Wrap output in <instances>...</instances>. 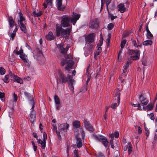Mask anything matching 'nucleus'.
<instances>
[{
    "mask_svg": "<svg viewBox=\"0 0 157 157\" xmlns=\"http://www.w3.org/2000/svg\"><path fill=\"white\" fill-rule=\"evenodd\" d=\"M130 64V62L129 61H128L127 63H125L123 67L124 68H128L129 64Z\"/></svg>",
    "mask_w": 157,
    "mask_h": 157,
    "instance_id": "50",
    "label": "nucleus"
},
{
    "mask_svg": "<svg viewBox=\"0 0 157 157\" xmlns=\"http://www.w3.org/2000/svg\"><path fill=\"white\" fill-rule=\"evenodd\" d=\"M148 115L151 119V120H154L155 119V117L153 113H151L150 114H148Z\"/></svg>",
    "mask_w": 157,
    "mask_h": 157,
    "instance_id": "47",
    "label": "nucleus"
},
{
    "mask_svg": "<svg viewBox=\"0 0 157 157\" xmlns=\"http://www.w3.org/2000/svg\"><path fill=\"white\" fill-rule=\"evenodd\" d=\"M103 39L102 36H101L99 40V43L98 44V46H101L103 42Z\"/></svg>",
    "mask_w": 157,
    "mask_h": 157,
    "instance_id": "37",
    "label": "nucleus"
},
{
    "mask_svg": "<svg viewBox=\"0 0 157 157\" xmlns=\"http://www.w3.org/2000/svg\"><path fill=\"white\" fill-rule=\"evenodd\" d=\"M90 28L91 29H97L98 27L99 22L97 18L93 19L91 21L90 24Z\"/></svg>",
    "mask_w": 157,
    "mask_h": 157,
    "instance_id": "10",
    "label": "nucleus"
},
{
    "mask_svg": "<svg viewBox=\"0 0 157 157\" xmlns=\"http://www.w3.org/2000/svg\"><path fill=\"white\" fill-rule=\"evenodd\" d=\"M62 0H56V4L58 10L63 11L65 8V7L62 5Z\"/></svg>",
    "mask_w": 157,
    "mask_h": 157,
    "instance_id": "14",
    "label": "nucleus"
},
{
    "mask_svg": "<svg viewBox=\"0 0 157 157\" xmlns=\"http://www.w3.org/2000/svg\"><path fill=\"white\" fill-rule=\"evenodd\" d=\"M134 107H138V110H140L141 109V107L140 105L139 104H131Z\"/></svg>",
    "mask_w": 157,
    "mask_h": 157,
    "instance_id": "42",
    "label": "nucleus"
},
{
    "mask_svg": "<svg viewBox=\"0 0 157 157\" xmlns=\"http://www.w3.org/2000/svg\"><path fill=\"white\" fill-rule=\"evenodd\" d=\"M76 144L78 147L80 148L82 147V140L81 138H79L78 137H77Z\"/></svg>",
    "mask_w": 157,
    "mask_h": 157,
    "instance_id": "22",
    "label": "nucleus"
},
{
    "mask_svg": "<svg viewBox=\"0 0 157 157\" xmlns=\"http://www.w3.org/2000/svg\"><path fill=\"white\" fill-rule=\"evenodd\" d=\"M71 29V27L64 29L62 28L61 25L57 24L56 25V36H59L60 35L63 37L68 38L69 36Z\"/></svg>",
    "mask_w": 157,
    "mask_h": 157,
    "instance_id": "2",
    "label": "nucleus"
},
{
    "mask_svg": "<svg viewBox=\"0 0 157 157\" xmlns=\"http://www.w3.org/2000/svg\"><path fill=\"white\" fill-rule=\"evenodd\" d=\"M4 93L0 92V98H1V99L2 101H4Z\"/></svg>",
    "mask_w": 157,
    "mask_h": 157,
    "instance_id": "40",
    "label": "nucleus"
},
{
    "mask_svg": "<svg viewBox=\"0 0 157 157\" xmlns=\"http://www.w3.org/2000/svg\"><path fill=\"white\" fill-rule=\"evenodd\" d=\"M153 108V105L152 104H149L146 107V109L147 110H151Z\"/></svg>",
    "mask_w": 157,
    "mask_h": 157,
    "instance_id": "36",
    "label": "nucleus"
},
{
    "mask_svg": "<svg viewBox=\"0 0 157 157\" xmlns=\"http://www.w3.org/2000/svg\"><path fill=\"white\" fill-rule=\"evenodd\" d=\"M69 126V124L67 123L61 124L58 127L59 132H60V134H62L65 130L67 129Z\"/></svg>",
    "mask_w": 157,
    "mask_h": 157,
    "instance_id": "11",
    "label": "nucleus"
},
{
    "mask_svg": "<svg viewBox=\"0 0 157 157\" xmlns=\"http://www.w3.org/2000/svg\"><path fill=\"white\" fill-rule=\"evenodd\" d=\"M152 44V41L151 40H147L143 42V44L145 46L151 45Z\"/></svg>",
    "mask_w": 157,
    "mask_h": 157,
    "instance_id": "27",
    "label": "nucleus"
},
{
    "mask_svg": "<svg viewBox=\"0 0 157 157\" xmlns=\"http://www.w3.org/2000/svg\"><path fill=\"white\" fill-rule=\"evenodd\" d=\"M126 42V40H123L121 41V48H123L124 47L125 45Z\"/></svg>",
    "mask_w": 157,
    "mask_h": 157,
    "instance_id": "33",
    "label": "nucleus"
},
{
    "mask_svg": "<svg viewBox=\"0 0 157 157\" xmlns=\"http://www.w3.org/2000/svg\"><path fill=\"white\" fill-rule=\"evenodd\" d=\"M23 54V51L22 49H21L20 51H18L17 52H16V54L17 55H19L20 56V55H22Z\"/></svg>",
    "mask_w": 157,
    "mask_h": 157,
    "instance_id": "55",
    "label": "nucleus"
},
{
    "mask_svg": "<svg viewBox=\"0 0 157 157\" xmlns=\"http://www.w3.org/2000/svg\"><path fill=\"white\" fill-rule=\"evenodd\" d=\"M17 94H15V93H14L13 94V101L14 102L17 101Z\"/></svg>",
    "mask_w": 157,
    "mask_h": 157,
    "instance_id": "54",
    "label": "nucleus"
},
{
    "mask_svg": "<svg viewBox=\"0 0 157 157\" xmlns=\"http://www.w3.org/2000/svg\"><path fill=\"white\" fill-rule=\"evenodd\" d=\"M80 123L78 121H74L73 122V127L75 129L79 128L80 127Z\"/></svg>",
    "mask_w": 157,
    "mask_h": 157,
    "instance_id": "24",
    "label": "nucleus"
},
{
    "mask_svg": "<svg viewBox=\"0 0 157 157\" xmlns=\"http://www.w3.org/2000/svg\"><path fill=\"white\" fill-rule=\"evenodd\" d=\"M118 7L119 8L118 10L120 11L121 13H123L125 11V8L123 4H120L118 5Z\"/></svg>",
    "mask_w": 157,
    "mask_h": 157,
    "instance_id": "21",
    "label": "nucleus"
},
{
    "mask_svg": "<svg viewBox=\"0 0 157 157\" xmlns=\"http://www.w3.org/2000/svg\"><path fill=\"white\" fill-rule=\"evenodd\" d=\"M48 6H51L52 0H45V1Z\"/></svg>",
    "mask_w": 157,
    "mask_h": 157,
    "instance_id": "53",
    "label": "nucleus"
},
{
    "mask_svg": "<svg viewBox=\"0 0 157 157\" xmlns=\"http://www.w3.org/2000/svg\"><path fill=\"white\" fill-rule=\"evenodd\" d=\"M58 48L60 49L61 52L62 54L66 53L69 47L67 46L66 48H64L63 47V44L61 43L60 44H58L57 46Z\"/></svg>",
    "mask_w": 157,
    "mask_h": 157,
    "instance_id": "13",
    "label": "nucleus"
},
{
    "mask_svg": "<svg viewBox=\"0 0 157 157\" xmlns=\"http://www.w3.org/2000/svg\"><path fill=\"white\" fill-rule=\"evenodd\" d=\"M46 38L48 40H51L54 39V36L53 35V33L51 32H49L48 34L46 36Z\"/></svg>",
    "mask_w": 157,
    "mask_h": 157,
    "instance_id": "19",
    "label": "nucleus"
},
{
    "mask_svg": "<svg viewBox=\"0 0 157 157\" xmlns=\"http://www.w3.org/2000/svg\"><path fill=\"white\" fill-rule=\"evenodd\" d=\"M120 94L118 91H117L115 94V96L116 97V99H117V103H113L111 105L110 107L113 109H115L119 104L120 100Z\"/></svg>",
    "mask_w": 157,
    "mask_h": 157,
    "instance_id": "8",
    "label": "nucleus"
},
{
    "mask_svg": "<svg viewBox=\"0 0 157 157\" xmlns=\"http://www.w3.org/2000/svg\"><path fill=\"white\" fill-rule=\"evenodd\" d=\"M9 74L11 78L13 77L14 78V76H15L11 72V71H10L9 72Z\"/></svg>",
    "mask_w": 157,
    "mask_h": 157,
    "instance_id": "61",
    "label": "nucleus"
},
{
    "mask_svg": "<svg viewBox=\"0 0 157 157\" xmlns=\"http://www.w3.org/2000/svg\"><path fill=\"white\" fill-rule=\"evenodd\" d=\"M90 75H91L89 73H88L87 76L88 77L86 82V85H87L88 84V83L90 80Z\"/></svg>",
    "mask_w": 157,
    "mask_h": 157,
    "instance_id": "46",
    "label": "nucleus"
},
{
    "mask_svg": "<svg viewBox=\"0 0 157 157\" xmlns=\"http://www.w3.org/2000/svg\"><path fill=\"white\" fill-rule=\"evenodd\" d=\"M53 126V129L54 130L56 131V132L57 133V134L58 136V138L59 139H60V140H61V135H60V132H59V131H58L57 129V127H56L54 126V124L52 125Z\"/></svg>",
    "mask_w": 157,
    "mask_h": 157,
    "instance_id": "26",
    "label": "nucleus"
},
{
    "mask_svg": "<svg viewBox=\"0 0 157 157\" xmlns=\"http://www.w3.org/2000/svg\"><path fill=\"white\" fill-rule=\"evenodd\" d=\"M15 35H16V33H13V32L12 33H11L10 34V36L12 38H14L15 36Z\"/></svg>",
    "mask_w": 157,
    "mask_h": 157,
    "instance_id": "63",
    "label": "nucleus"
},
{
    "mask_svg": "<svg viewBox=\"0 0 157 157\" xmlns=\"http://www.w3.org/2000/svg\"><path fill=\"white\" fill-rule=\"evenodd\" d=\"M6 72V70L5 69L2 67H0V74L2 75H4Z\"/></svg>",
    "mask_w": 157,
    "mask_h": 157,
    "instance_id": "38",
    "label": "nucleus"
},
{
    "mask_svg": "<svg viewBox=\"0 0 157 157\" xmlns=\"http://www.w3.org/2000/svg\"><path fill=\"white\" fill-rule=\"evenodd\" d=\"M114 136L116 138H117L119 136V133L117 131H116L114 132Z\"/></svg>",
    "mask_w": 157,
    "mask_h": 157,
    "instance_id": "57",
    "label": "nucleus"
},
{
    "mask_svg": "<svg viewBox=\"0 0 157 157\" xmlns=\"http://www.w3.org/2000/svg\"><path fill=\"white\" fill-rule=\"evenodd\" d=\"M8 21L10 27L12 28L14 25L15 26V22L12 17L9 16Z\"/></svg>",
    "mask_w": 157,
    "mask_h": 157,
    "instance_id": "18",
    "label": "nucleus"
},
{
    "mask_svg": "<svg viewBox=\"0 0 157 157\" xmlns=\"http://www.w3.org/2000/svg\"><path fill=\"white\" fill-rule=\"evenodd\" d=\"M114 27V25L113 23H110L107 26L108 29L110 30L112 29Z\"/></svg>",
    "mask_w": 157,
    "mask_h": 157,
    "instance_id": "39",
    "label": "nucleus"
},
{
    "mask_svg": "<svg viewBox=\"0 0 157 157\" xmlns=\"http://www.w3.org/2000/svg\"><path fill=\"white\" fill-rule=\"evenodd\" d=\"M132 44L136 47H138V44L136 43V42L135 40H132Z\"/></svg>",
    "mask_w": 157,
    "mask_h": 157,
    "instance_id": "51",
    "label": "nucleus"
},
{
    "mask_svg": "<svg viewBox=\"0 0 157 157\" xmlns=\"http://www.w3.org/2000/svg\"><path fill=\"white\" fill-rule=\"evenodd\" d=\"M140 101L143 105H146L148 102V101L147 99L143 97L142 94H141L139 96Z\"/></svg>",
    "mask_w": 157,
    "mask_h": 157,
    "instance_id": "15",
    "label": "nucleus"
},
{
    "mask_svg": "<svg viewBox=\"0 0 157 157\" xmlns=\"http://www.w3.org/2000/svg\"><path fill=\"white\" fill-rule=\"evenodd\" d=\"M30 103L32 105H33V106L32 108V109H33L34 107V100H33V98L32 97H30Z\"/></svg>",
    "mask_w": 157,
    "mask_h": 157,
    "instance_id": "41",
    "label": "nucleus"
},
{
    "mask_svg": "<svg viewBox=\"0 0 157 157\" xmlns=\"http://www.w3.org/2000/svg\"><path fill=\"white\" fill-rule=\"evenodd\" d=\"M36 112L35 111L33 110H32L29 116V120L32 123H33V122L35 120L36 117Z\"/></svg>",
    "mask_w": 157,
    "mask_h": 157,
    "instance_id": "16",
    "label": "nucleus"
},
{
    "mask_svg": "<svg viewBox=\"0 0 157 157\" xmlns=\"http://www.w3.org/2000/svg\"><path fill=\"white\" fill-rule=\"evenodd\" d=\"M24 62L25 63V65L26 67H30V62L28 59H27Z\"/></svg>",
    "mask_w": 157,
    "mask_h": 157,
    "instance_id": "34",
    "label": "nucleus"
},
{
    "mask_svg": "<svg viewBox=\"0 0 157 157\" xmlns=\"http://www.w3.org/2000/svg\"><path fill=\"white\" fill-rule=\"evenodd\" d=\"M127 54L129 55H132L130 57V59L134 60L138 59L140 54V50H129L128 51Z\"/></svg>",
    "mask_w": 157,
    "mask_h": 157,
    "instance_id": "5",
    "label": "nucleus"
},
{
    "mask_svg": "<svg viewBox=\"0 0 157 157\" xmlns=\"http://www.w3.org/2000/svg\"><path fill=\"white\" fill-rule=\"evenodd\" d=\"M42 14V11L37 12L36 11H33V15L34 17H39Z\"/></svg>",
    "mask_w": 157,
    "mask_h": 157,
    "instance_id": "25",
    "label": "nucleus"
},
{
    "mask_svg": "<svg viewBox=\"0 0 157 157\" xmlns=\"http://www.w3.org/2000/svg\"><path fill=\"white\" fill-rule=\"evenodd\" d=\"M68 64L65 67V69L68 71H69V69L72 68V67L73 64V62L72 60H67L65 59H62L61 60V65L63 66L66 64Z\"/></svg>",
    "mask_w": 157,
    "mask_h": 157,
    "instance_id": "6",
    "label": "nucleus"
},
{
    "mask_svg": "<svg viewBox=\"0 0 157 157\" xmlns=\"http://www.w3.org/2000/svg\"><path fill=\"white\" fill-rule=\"evenodd\" d=\"M128 155H130V153L132 151V145L130 142H129L128 143Z\"/></svg>",
    "mask_w": 157,
    "mask_h": 157,
    "instance_id": "31",
    "label": "nucleus"
},
{
    "mask_svg": "<svg viewBox=\"0 0 157 157\" xmlns=\"http://www.w3.org/2000/svg\"><path fill=\"white\" fill-rule=\"evenodd\" d=\"M96 157H105L101 152H98L96 154Z\"/></svg>",
    "mask_w": 157,
    "mask_h": 157,
    "instance_id": "49",
    "label": "nucleus"
},
{
    "mask_svg": "<svg viewBox=\"0 0 157 157\" xmlns=\"http://www.w3.org/2000/svg\"><path fill=\"white\" fill-rule=\"evenodd\" d=\"M84 125L86 129L90 131L93 132L94 130V128L89 122L86 120H83Z\"/></svg>",
    "mask_w": 157,
    "mask_h": 157,
    "instance_id": "12",
    "label": "nucleus"
},
{
    "mask_svg": "<svg viewBox=\"0 0 157 157\" xmlns=\"http://www.w3.org/2000/svg\"><path fill=\"white\" fill-rule=\"evenodd\" d=\"M43 140L46 141L47 138V136L45 132L43 133Z\"/></svg>",
    "mask_w": 157,
    "mask_h": 157,
    "instance_id": "60",
    "label": "nucleus"
},
{
    "mask_svg": "<svg viewBox=\"0 0 157 157\" xmlns=\"http://www.w3.org/2000/svg\"><path fill=\"white\" fill-rule=\"evenodd\" d=\"M9 75H6L5 76V77L4 78L2 79L3 81L6 83H8L9 82V81L8 80L9 78Z\"/></svg>",
    "mask_w": 157,
    "mask_h": 157,
    "instance_id": "30",
    "label": "nucleus"
},
{
    "mask_svg": "<svg viewBox=\"0 0 157 157\" xmlns=\"http://www.w3.org/2000/svg\"><path fill=\"white\" fill-rule=\"evenodd\" d=\"M119 78L121 82H123L124 81V77H122V76H120Z\"/></svg>",
    "mask_w": 157,
    "mask_h": 157,
    "instance_id": "56",
    "label": "nucleus"
},
{
    "mask_svg": "<svg viewBox=\"0 0 157 157\" xmlns=\"http://www.w3.org/2000/svg\"><path fill=\"white\" fill-rule=\"evenodd\" d=\"M111 0H107L106 2V9L107 11L109 12L108 6L111 2Z\"/></svg>",
    "mask_w": 157,
    "mask_h": 157,
    "instance_id": "48",
    "label": "nucleus"
},
{
    "mask_svg": "<svg viewBox=\"0 0 157 157\" xmlns=\"http://www.w3.org/2000/svg\"><path fill=\"white\" fill-rule=\"evenodd\" d=\"M37 142L41 145V147L43 149H44L46 147V141L43 140V141L40 139H37Z\"/></svg>",
    "mask_w": 157,
    "mask_h": 157,
    "instance_id": "20",
    "label": "nucleus"
},
{
    "mask_svg": "<svg viewBox=\"0 0 157 157\" xmlns=\"http://www.w3.org/2000/svg\"><path fill=\"white\" fill-rule=\"evenodd\" d=\"M79 131L80 133L82 135V137L83 138L85 136V132L84 131L82 130L81 128H79Z\"/></svg>",
    "mask_w": 157,
    "mask_h": 157,
    "instance_id": "44",
    "label": "nucleus"
},
{
    "mask_svg": "<svg viewBox=\"0 0 157 157\" xmlns=\"http://www.w3.org/2000/svg\"><path fill=\"white\" fill-rule=\"evenodd\" d=\"M100 53V52H98L97 51L95 52H94V58L95 59H97V56L99 55Z\"/></svg>",
    "mask_w": 157,
    "mask_h": 157,
    "instance_id": "45",
    "label": "nucleus"
},
{
    "mask_svg": "<svg viewBox=\"0 0 157 157\" xmlns=\"http://www.w3.org/2000/svg\"><path fill=\"white\" fill-rule=\"evenodd\" d=\"M155 132L157 133H155L154 136V139L155 140L157 139V128L155 130Z\"/></svg>",
    "mask_w": 157,
    "mask_h": 157,
    "instance_id": "64",
    "label": "nucleus"
},
{
    "mask_svg": "<svg viewBox=\"0 0 157 157\" xmlns=\"http://www.w3.org/2000/svg\"><path fill=\"white\" fill-rule=\"evenodd\" d=\"M32 144L33 146L34 151H36V150L37 147L35 145V143L34 141L32 142Z\"/></svg>",
    "mask_w": 157,
    "mask_h": 157,
    "instance_id": "52",
    "label": "nucleus"
},
{
    "mask_svg": "<svg viewBox=\"0 0 157 157\" xmlns=\"http://www.w3.org/2000/svg\"><path fill=\"white\" fill-rule=\"evenodd\" d=\"M58 75L59 77V82L60 83L63 84L66 82H69L67 77H66L63 73L59 72Z\"/></svg>",
    "mask_w": 157,
    "mask_h": 157,
    "instance_id": "7",
    "label": "nucleus"
},
{
    "mask_svg": "<svg viewBox=\"0 0 157 157\" xmlns=\"http://www.w3.org/2000/svg\"><path fill=\"white\" fill-rule=\"evenodd\" d=\"M90 139H94L98 141H101L105 147L108 146L109 142L106 138L103 136L101 135L97 136L95 134H92L90 136Z\"/></svg>",
    "mask_w": 157,
    "mask_h": 157,
    "instance_id": "4",
    "label": "nucleus"
},
{
    "mask_svg": "<svg viewBox=\"0 0 157 157\" xmlns=\"http://www.w3.org/2000/svg\"><path fill=\"white\" fill-rule=\"evenodd\" d=\"M14 79L15 81L17 82L18 83L21 84L23 83L22 80L17 75L14 76Z\"/></svg>",
    "mask_w": 157,
    "mask_h": 157,
    "instance_id": "23",
    "label": "nucleus"
},
{
    "mask_svg": "<svg viewBox=\"0 0 157 157\" xmlns=\"http://www.w3.org/2000/svg\"><path fill=\"white\" fill-rule=\"evenodd\" d=\"M67 77L69 80L68 82L69 88L71 90H73L74 89L73 85L75 82V80L73 79V76L69 74H67Z\"/></svg>",
    "mask_w": 157,
    "mask_h": 157,
    "instance_id": "9",
    "label": "nucleus"
},
{
    "mask_svg": "<svg viewBox=\"0 0 157 157\" xmlns=\"http://www.w3.org/2000/svg\"><path fill=\"white\" fill-rule=\"evenodd\" d=\"M138 132L139 134H140L142 133V130L140 127L139 126L138 127Z\"/></svg>",
    "mask_w": 157,
    "mask_h": 157,
    "instance_id": "62",
    "label": "nucleus"
},
{
    "mask_svg": "<svg viewBox=\"0 0 157 157\" xmlns=\"http://www.w3.org/2000/svg\"><path fill=\"white\" fill-rule=\"evenodd\" d=\"M54 101L56 105H59L60 104V100L59 99L58 97V96L57 95H55L54 96Z\"/></svg>",
    "mask_w": 157,
    "mask_h": 157,
    "instance_id": "28",
    "label": "nucleus"
},
{
    "mask_svg": "<svg viewBox=\"0 0 157 157\" xmlns=\"http://www.w3.org/2000/svg\"><path fill=\"white\" fill-rule=\"evenodd\" d=\"M71 56H70L69 55H67L65 57V59L67 60H71Z\"/></svg>",
    "mask_w": 157,
    "mask_h": 157,
    "instance_id": "59",
    "label": "nucleus"
},
{
    "mask_svg": "<svg viewBox=\"0 0 157 157\" xmlns=\"http://www.w3.org/2000/svg\"><path fill=\"white\" fill-rule=\"evenodd\" d=\"M73 154L74 157H80V155L78 153L77 150L75 149L73 152Z\"/></svg>",
    "mask_w": 157,
    "mask_h": 157,
    "instance_id": "35",
    "label": "nucleus"
},
{
    "mask_svg": "<svg viewBox=\"0 0 157 157\" xmlns=\"http://www.w3.org/2000/svg\"><path fill=\"white\" fill-rule=\"evenodd\" d=\"M20 58L22 59L23 61H24L25 60L27 59V56L25 55V54H23L22 55H20L19 56Z\"/></svg>",
    "mask_w": 157,
    "mask_h": 157,
    "instance_id": "29",
    "label": "nucleus"
},
{
    "mask_svg": "<svg viewBox=\"0 0 157 157\" xmlns=\"http://www.w3.org/2000/svg\"><path fill=\"white\" fill-rule=\"evenodd\" d=\"M18 14L19 19L17 21V23L21 31L24 33H26L27 32V29L26 26L25 18L21 12H19Z\"/></svg>",
    "mask_w": 157,
    "mask_h": 157,
    "instance_id": "3",
    "label": "nucleus"
},
{
    "mask_svg": "<svg viewBox=\"0 0 157 157\" xmlns=\"http://www.w3.org/2000/svg\"><path fill=\"white\" fill-rule=\"evenodd\" d=\"M109 17L111 18L112 20H113L114 19L117 18V16H114L112 14L109 13V12H108Z\"/></svg>",
    "mask_w": 157,
    "mask_h": 157,
    "instance_id": "43",
    "label": "nucleus"
},
{
    "mask_svg": "<svg viewBox=\"0 0 157 157\" xmlns=\"http://www.w3.org/2000/svg\"><path fill=\"white\" fill-rule=\"evenodd\" d=\"M110 36H109L107 39V44L108 46H109V44H110Z\"/></svg>",
    "mask_w": 157,
    "mask_h": 157,
    "instance_id": "58",
    "label": "nucleus"
},
{
    "mask_svg": "<svg viewBox=\"0 0 157 157\" xmlns=\"http://www.w3.org/2000/svg\"><path fill=\"white\" fill-rule=\"evenodd\" d=\"M95 36L94 33L89 35L86 38V41L89 43H92L94 41V38Z\"/></svg>",
    "mask_w": 157,
    "mask_h": 157,
    "instance_id": "17",
    "label": "nucleus"
},
{
    "mask_svg": "<svg viewBox=\"0 0 157 157\" xmlns=\"http://www.w3.org/2000/svg\"><path fill=\"white\" fill-rule=\"evenodd\" d=\"M80 15L73 12V15L71 17L67 15H63L61 17V25L63 27H71V21L75 25L77 21L79 19Z\"/></svg>",
    "mask_w": 157,
    "mask_h": 157,
    "instance_id": "1",
    "label": "nucleus"
},
{
    "mask_svg": "<svg viewBox=\"0 0 157 157\" xmlns=\"http://www.w3.org/2000/svg\"><path fill=\"white\" fill-rule=\"evenodd\" d=\"M147 32V37L151 39L153 37V35L151 33L149 30H148Z\"/></svg>",
    "mask_w": 157,
    "mask_h": 157,
    "instance_id": "32",
    "label": "nucleus"
}]
</instances>
